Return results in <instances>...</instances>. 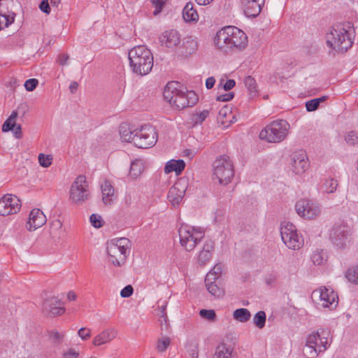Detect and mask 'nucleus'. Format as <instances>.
Listing matches in <instances>:
<instances>
[{
  "label": "nucleus",
  "mask_w": 358,
  "mask_h": 358,
  "mask_svg": "<svg viewBox=\"0 0 358 358\" xmlns=\"http://www.w3.org/2000/svg\"><path fill=\"white\" fill-rule=\"evenodd\" d=\"M354 38L355 31L349 24H336L327 33L326 43L329 48L344 52L352 47Z\"/></svg>",
  "instance_id": "nucleus-1"
},
{
  "label": "nucleus",
  "mask_w": 358,
  "mask_h": 358,
  "mask_svg": "<svg viewBox=\"0 0 358 358\" xmlns=\"http://www.w3.org/2000/svg\"><path fill=\"white\" fill-rule=\"evenodd\" d=\"M214 43L220 50L227 52L228 49L232 48H245L248 44V36L240 29L229 26L217 32Z\"/></svg>",
  "instance_id": "nucleus-2"
},
{
  "label": "nucleus",
  "mask_w": 358,
  "mask_h": 358,
  "mask_svg": "<svg viewBox=\"0 0 358 358\" xmlns=\"http://www.w3.org/2000/svg\"><path fill=\"white\" fill-rule=\"evenodd\" d=\"M178 83H169L164 91V99L176 109L182 110L194 106L198 100L196 94L191 91L178 90Z\"/></svg>",
  "instance_id": "nucleus-3"
},
{
  "label": "nucleus",
  "mask_w": 358,
  "mask_h": 358,
  "mask_svg": "<svg viewBox=\"0 0 358 358\" xmlns=\"http://www.w3.org/2000/svg\"><path fill=\"white\" fill-rule=\"evenodd\" d=\"M129 65L132 71L139 76L148 74L153 67V55L145 45L132 48L128 53Z\"/></svg>",
  "instance_id": "nucleus-4"
},
{
  "label": "nucleus",
  "mask_w": 358,
  "mask_h": 358,
  "mask_svg": "<svg viewBox=\"0 0 358 358\" xmlns=\"http://www.w3.org/2000/svg\"><path fill=\"white\" fill-rule=\"evenodd\" d=\"M328 329H321L308 335L303 352L308 358H315L329 346Z\"/></svg>",
  "instance_id": "nucleus-5"
},
{
  "label": "nucleus",
  "mask_w": 358,
  "mask_h": 358,
  "mask_svg": "<svg viewBox=\"0 0 358 358\" xmlns=\"http://www.w3.org/2000/svg\"><path fill=\"white\" fill-rule=\"evenodd\" d=\"M289 129V124L286 120H275L260 131L259 138L268 143H280L287 137Z\"/></svg>",
  "instance_id": "nucleus-6"
},
{
  "label": "nucleus",
  "mask_w": 358,
  "mask_h": 358,
  "mask_svg": "<svg viewBox=\"0 0 358 358\" xmlns=\"http://www.w3.org/2000/svg\"><path fill=\"white\" fill-rule=\"evenodd\" d=\"M213 174L218 179L219 182L227 185L234 176V164L230 157L227 155L217 157L213 164Z\"/></svg>",
  "instance_id": "nucleus-7"
},
{
  "label": "nucleus",
  "mask_w": 358,
  "mask_h": 358,
  "mask_svg": "<svg viewBox=\"0 0 358 358\" xmlns=\"http://www.w3.org/2000/svg\"><path fill=\"white\" fill-rule=\"evenodd\" d=\"M280 235L282 241L289 249L299 250L303 245V238L298 234L296 228L292 223H282Z\"/></svg>",
  "instance_id": "nucleus-8"
},
{
  "label": "nucleus",
  "mask_w": 358,
  "mask_h": 358,
  "mask_svg": "<svg viewBox=\"0 0 358 358\" xmlns=\"http://www.w3.org/2000/svg\"><path fill=\"white\" fill-rule=\"evenodd\" d=\"M157 134L155 129L150 124H145L140 129H135L134 145L146 149L155 145Z\"/></svg>",
  "instance_id": "nucleus-9"
},
{
  "label": "nucleus",
  "mask_w": 358,
  "mask_h": 358,
  "mask_svg": "<svg viewBox=\"0 0 358 358\" xmlns=\"http://www.w3.org/2000/svg\"><path fill=\"white\" fill-rule=\"evenodd\" d=\"M180 242L186 250L192 251L203 237L201 231H196L194 227L187 224H182L178 229Z\"/></svg>",
  "instance_id": "nucleus-10"
},
{
  "label": "nucleus",
  "mask_w": 358,
  "mask_h": 358,
  "mask_svg": "<svg viewBox=\"0 0 358 358\" xmlns=\"http://www.w3.org/2000/svg\"><path fill=\"white\" fill-rule=\"evenodd\" d=\"M351 230L350 227L344 223H336L331 229L329 238L334 247L343 249L350 242Z\"/></svg>",
  "instance_id": "nucleus-11"
},
{
  "label": "nucleus",
  "mask_w": 358,
  "mask_h": 358,
  "mask_svg": "<svg viewBox=\"0 0 358 358\" xmlns=\"http://www.w3.org/2000/svg\"><path fill=\"white\" fill-rule=\"evenodd\" d=\"M295 210L300 217L306 220L315 219L321 213L319 203L308 199H301L297 201L295 204Z\"/></svg>",
  "instance_id": "nucleus-12"
},
{
  "label": "nucleus",
  "mask_w": 358,
  "mask_h": 358,
  "mask_svg": "<svg viewBox=\"0 0 358 358\" xmlns=\"http://www.w3.org/2000/svg\"><path fill=\"white\" fill-rule=\"evenodd\" d=\"M90 196L88 185L85 176H78L72 183L70 190V199L74 203H82Z\"/></svg>",
  "instance_id": "nucleus-13"
},
{
  "label": "nucleus",
  "mask_w": 358,
  "mask_h": 358,
  "mask_svg": "<svg viewBox=\"0 0 358 358\" xmlns=\"http://www.w3.org/2000/svg\"><path fill=\"white\" fill-rule=\"evenodd\" d=\"M20 208V200L15 195L6 194L0 199V215L2 216L17 213Z\"/></svg>",
  "instance_id": "nucleus-14"
},
{
  "label": "nucleus",
  "mask_w": 358,
  "mask_h": 358,
  "mask_svg": "<svg viewBox=\"0 0 358 358\" xmlns=\"http://www.w3.org/2000/svg\"><path fill=\"white\" fill-rule=\"evenodd\" d=\"M187 188V181L185 178H180L170 189L167 198L173 206H178L182 201Z\"/></svg>",
  "instance_id": "nucleus-15"
},
{
  "label": "nucleus",
  "mask_w": 358,
  "mask_h": 358,
  "mask_svg": "<svg viewBox=\"0 0 358 358\" xmlns=\"http://www.w3.org/2000/svg\"><path fill=\"white\" fill-rule=\"evenodd\" d=\"M309 167L306 153L303 150L294 152L291 155V170L295 174L303 173Z\"/></svg>",
  "instance_id": "nucleus-16"
},
{
  "label": "nucleus",
  "mask_w": 358,
  "mask_h": 358,
  "mask_svg": "<svg viewBox=\"0 0 358 358\" xmlns=\"http://www.w3.org/2000/svg\"><path fill=\"white\" fill-rule=\"evenodd\" d=\"M244 15L249 18H255L261 13L265 0H240Z\"/></svg>",
  "instance_id": "nucleus-17"
},
{
  "label": "nucleus",
  "mask_w": 358,
  "mask_h": 358,
  "mask_svg": "<svg viewBox=\"0 0 358 358\" xmlns=\"http://www.w3.org/2000/svg\"><path fill=\"white\" fill-rule=\"evenodd\" d=\"M106 251L109 261L114 266H121L126 262L128 253L115 246L113 243H107Z\"/></svg>",
  "instance_id": "nucleus-18"
},
{
  "label": "nucleus",
  "mask_w": 358,
  "mask_h": 358,
  "mask_svg": "<svg viewBox=\"0 0 358 358\" xmlns=\"http://www.w3.org/2000/svg\"><path fill=\"white\" fill-rule=\"evenodd\" d=\"M313 294L319 295L320 301L322 302L321 306L323 308L333 309L337 306L338 301H336L337 296L331 289H327L326 287L320 288L319 291H314Z\"/></svg>",
  "instance_id": "nucleus-19"
},
{
  "label": "nucleus",
  "mask_w": 358,
  "mask_h": 358,
  "mask_svg": "<svg viewBox=\"0 0 358 358\" xmlns=\"http://www.w3.org/2000/svg\"><path fill=\"white\" fill-rule=\"evenodd\" d=\"M205 285L208 292L214 297L220 298L224 295V289L222 285V279L215 280L211 273H207Z\"/></svg>",
  "instance_id": "nucleus-20"
},
{
  "label": "nucleus",
  "mask_w": 358,
  "mask_h": 358,
  "mask_svg": "<svg viewBox=\"0 0 358 358\" xmlns=\"http://www.w3.org/2000/svg\"><path fill=\"white\" fill-rule=\"evenodd\" d=\"M62 305V301L58 297L50 296L44 300L43 310L52 316L61 315L65 311Z\"/></svg>",
  "instance_id": "nucleus-21"
},
{
  "label": "nucleus",
  "mask_w": 358,
  "mask_h": 358,
  "mask_svg": "<svg viewBox=\"0 0 358 358\" xmlns=\"http://www.w3.org/2000/svg\"><path fill=\"white\" fill-rule=\"evenodd\" d=\"M180 34L175 29H170L163 32L159 36L162 45L169 48H174L180 43Z\"/></svg>",
  "instance_id": "nucleus-22"
},
{
  "label": "nucleus",
  "mask_w": 358,
  "mask_h": 358,
  "mask_svg": "<svg viewBox=\"0 0 358 358\" xmlns=\"http://www.w3.org/2000/svg\"><path fill=\"white\" fill-rule=\"evenodd\" d=\"M46 221V217L43 211L38 208H34L29 214V221L27 223V228L29 231H34L45 224Z\"/></svg>",
  "instance_id": "nucleus-23"
},
{
  "label": "nucleus",
  "mask_w": 358,
  "mask_h": 358,
  "mask_svg": "<svg viewBox=\"0 0 358 358\" xmlns=\"http://www.w3.org/2000/svg\"><path fill=\"white\" fill-rule=\"evenodd\" d=\"M18 115V113L16 110H13L10 115L7 118L2 125V131L8 132L13 131L14 136L16 138L20 139L22 137L21 125H17L15 120Z\"/></svg>",
  "instance_id": "nucleus-24"
},
{
  "label": "nucleus",
  "mask_w": 358,
  "mask_h": 358,
  "mask_svg": "<svg viewBox=\"0 0 358 358\" xmlns=\"http://www.w3.org/2000/svg\"><path fill=\"white\" fill-rule=\"evenodd\" d=\"M116 336V332L114 329H106L94 337L93 345L99 346L110 342Z\"/></svg>",
  "instance_id": "nucleus-25"
},
{
  "label": "nucleus",
  "mask_w": 358,
  "mask_h": 358,
  "mask_svg": "<svg viewBox=\"0 0 358 358\" xmlns=\"http://www.w3.org/2000/svg\"><path fill=\"white\" fill-rule=\"evenodd\" d=\"M185 167V163L182 159H171L164 167V172L170 173L175 172L176 175H180Z\"/></svg>",
  "instance_id": "nucleus-26"
},
{
  "label": "nucleus",
  "mask_w": 358,
  "mask_h": 358,
  "mask_svg": "<svg viewBox=\"0 0 358 358\" xmlns=\"http://www.w3.org/2000/svg\"><path fill=\"white\" fill-rule=\"evenodd\" d=\"M182 17L187 22H196L199 20V14L192 2L187 3L184 7Z\"/></svg>",
  "instance_id": "nucleus-27"
},
{
  "label": "nucleus",
  "mask_w": 358,
  "mask_h": 358,
  "mask_svg": "<svg viewBox=\"0 0 358 358\" xmlns=\"http://www.w3.org/2000/svg\"><path fill=\"white\" fill-rule=\"evenodd\" d=\"M182 54L189 56L194 54L198 48V43L192 36H187L182 41Z\"/></svg>",
  "instance_id": "nucleus-28"
},
{
  "label": "nucleus",
  "mask_w": 358,
  "mask_h": 358,
  "mask_svg": "<svg viewBox=\"0 0 358 358\" xmlns=\"http://www.w3.org/2000/svg\"><path fill=\"white\" fill-rule=\"evenodd\" d=\"M119 131L122 141L134 144L135 129L132 130L127 124L123 123L120 124Z\"/></svg>",
  "instance_id": "nucleus-29"
},
{
  "label": "nucleus",
  "mask_w": 358,
  "mask_h": 358,
  "mask_svg": "<svg viewBox=\"0 0 358 358\" xmlns=\"http://www.w3.org/2000/svg\"><path fill=\"white\" fill-rule=\"evenodd\" d=\"M214 358H235L234 350L227 344L221 343L216 348Z\"/></svg>",
  "instance_id": "nucleus-30"
},
{
  "label": "nucleus",
  "mask_w": 358,
  "mask_h": 358,
  "mask_svg": "<svg viewBox=\"0 0 358 358\" xmlns=\"http://www.w3.org/2000/svg\"><path fill=\"white\" fill-rule=\"evenodd\" d=\"M62 222L59 220L56 219L52 221L50 224V234L55 241L60 240L62 235L63 234Z\"/></svg>",
  "instance_id": "nucleus-31"
},
{
  "label": "nucleus",
  "mask_w": 358,
  "mask_h": 358,
  "mask_svg": "<svg viewBox=\"0 0 358 358\" xmlns=\"http://www.w3.org/2000/svg\"><path fill=\"white\" fill-rule=\"evenodd\" d=\"M102 200L105 204H110L111 202V196L114 194V189L109 181H104L101 185Z\"/></svg>",
  "instance_id": "nucleus-32"
},
{
  "label": "nucleus",
  "mask_w": 358,
  "mask_h": 358,
  "mask_svg": "<svg viewBox=\"0 0 358 358\" xmlns=\"http://www.w3.org/2000/svg\"><path fill=\"white\" fill-rule=\"evenodd\" d=\"M144 170V163L142 159H135L130 166L129 175L133 178H138Z\"/></svg>",
  "instance_id": "nucleus-33"
},
{
  "label": "nucleus",
  "mask_w": 358,
  "mask_h": 358,
  "mask_svg": "<svg viewBox=\"0 0 358 358\" xmlns=\"http://www.w3.org/2000/svg\"><path fill=\"white\" fill-rule=\"evenodd\" d=\"M244 84L248 89L249 96L253 99L258 95L256 80L251 76H247L244 79Z\"/></svg>",
  "instance_id": "nucleus-34"
},
{
  "label": "nucleus",
  "mask_w": 358,
  "mask_h": 358,
  "mask_svg": "<svg viewBox=\"0 0 358 358\" xmlns=\"http://www.w3.org/2000/svg\"><path fill=\"white\" fill-rule=\"evenodd\" d=\"M233 317L234 320L240 322H246L250 320L251 317V313L248 309L241 308L234 311Z\"/></svg>",
  "instance_id": "nucleus-35"
},
{
  "label": "nucleus",
  "mask_w": 358,
  "mask_h": 358,
  "mask_svg": "<svg viewBox=\"0 0 358 358\" xmlns=\"http://www.w3.org/2000/svg\"><path fill=\"white\" fill-rule=\"evenodd\" d=\"M338 187V181L334 178L324 179L321 185V189L326 193H334Z\"/></svg>",
  "instance_id": "nucleus-36"
},
{
  "label": "nucleus",
  "mask_w": 358,
  "mask_h": 358,
  "mask_svg": "<svg viewBox=\"0 0 358 358\" xmlns=\"http://www.w3.org/2000/svg\"><path fill=\"white\" fill-rule=\"evenodd\" d=\"M311 259L315 265H322L327 260V252L324 250H317L313 253Z\"/></svg>",
  "instance_id": "nucleus-37"
},
{
  "label": "nucleus",
  "mask_w": 358,
  "mask_h": 358,
  "mask_svg": "<svg viewBox=\"0 0 358 358\" xmlns=\"http://www.w3.org/2000/svg\"><path fill=\"white\" fill-rule=\"evenodd\" d=\"M15 15L14 13H12V15H6L3 7V12H0V30L11 24L14 21Z\"/></svg>",
  "instance_id": "nucleus-38"
},
{
  "label": "nucleus",
  "mask_w": 358,
  "mask_h": 358,
  "mask_svg": "<svg viewBox=\"0 0 358 358\" xmlns=\"http://www.w3.org/2000/svg\"><path fill=\"white\" fill-rule=\"evenodd\" d=\"M199 343L195 340L188 341L185 345L186 350L191 358H198L199 357Z\"/></svg>",
  "instance_id": "nucleus-39"
},
{
  "label": "nucleus",
  "mask_w": 358,
  "mask_h": 358,
  "mask_svg": "<svg viewBox=\"0 0 358 358\" xmlns=\"http://www.w3.org/2000/svg\"><path fill=\"white\" fill-rule=\"evenodd\" d=\"M110 243H113L115 246L128 254L130 252V241L127 238L113 239Z\"/></svg>",
  "instance_id": "nucleus-40"
},
{
  "label": "nucleus",
  "mask_w": 358,
  "mask_h": 358,
  "mask_svg": "<svg viewBox=\"0 0 358 358\" xmlns=\"http://www.w3.org/2000/svg\"><path fill=\"white\" fill-rule=\"evenodd\" d=\"M266 315L264 311H258L254 316V324L259 328L262 329L265 326Z\"/></svg>",
  "instance_id": "nucleus-41"
},
{
  "label": "nucleus",
  "mask_w": 358,
  "mask_h": 358,
  "mask_svg": "<svg viewBox=\"0 0 358 358\" xmlns=\"http://www.w3.org/2000/svg\"><path fill=\"white\" fill-rule=\"evenodd\" d=\"M171 343V340L167 336H164L158 340L157 349L159 352H164Z\"/></svg>",
  "instance_id": "nucleus-42"
},
{
  "label": "nucleus",
  "mask_w": 358,
  "mask_h": 358,
  "mask_svg": "<svg viewBox=\"0 0 358 358\" xmlns=\"http://www.w3.org/2000/svg\"><path fill=\"white\" fill-rule=\"evenodd\" d=\"M346 143L350 145L358 144V132L351 131L348 132L345 137Z\"/></svg>",
  "instance_id": "nucleus-43"
},
{
  "label": "nucleus",
  "mask_w": 358,
  "mask_h": 358,
  "mask_svg": "<svg viewBox=\"0 0 358 358\" xmlns=\"http://www.w3.org/2000/svg\"><path fill=\"white\" fill-rule=\"evenodd\" d=\"M346 278L349 281L358 284V266L353 268H350L346 273Z\"/></svg>",
  "instance_id": "nucleus-44"
},
{
  "label": "nucleus",
  "mask_w": 358,
  "mask_h": 358,
  "mask_svg": "<svg viewBox=\"0 0 358 358\" xmlns=\"http://www.w3.org/2000/svg\"><path fill=\"white\" fill-rule=\"evenodd\" d=\"M38 162L41 166L48 168L52 164V157L51 155H46L41 153L38 155Z\"/></svg>",
  "instance_id": "nucleus-45"
},
{
  "label": "nucleus",
  "mask_w": 358,
  "mask_h": 358,
  "mask_svg": "<svg viewBox=\"0 0 358 358\" xmlns=\"http://www.w3.org/2000/svg\"><path fill=\"white\" fill-rule=\"evenodd\" d=\"M199 315L201 317L210 321H213L216 317V314L214 310L201 309L199 312Z\"/></svg>",
  "instance_id": "nucleus-46"
},
{
  "label": "nucleus",
  "mask_w": 358,
  "mask_h": 358,
  "mask_svg": "<svg viewBox=\"0 0 358 358\" xmlns=\"http://www.w3.org/2000/svg\"><path fill=\"white\" fill-rule=\"evenodd\" d=\"M211 253L201 250L199 255L198 262L200 265L203 266L211 259Z\"/></svg>",
  "instance_id": "nucleus-47"
},
{
  "label": "nucleus",
  "mask_w": 358,
  "mask_h": 358,
  "mask_svg": "<svg viewBox=\"0 0 358 358\" xmlns=\"http://www.w3.org/2000/svg\"><path fill=\"white\" fill-rule=\"evenodd\" d=\"M222 264H217L208 273H211L215 280L222 279Z\"/></svg>",
  "instance_id": "nucleus-48"
},
{
  "label": "nucleus",
  "mask_w": 358,
  "mask_h": 358,
  "mask_svg": "<svg viewBox=\"0 0 358 358\" xmlns=\"http://www.w3.org/2000/svg\"><path fill=\"white\" fill-rule=\"evenodd\" d=\"M38 84V80L36 78H29L24 84L26 90L31 92L36 89Z\"/></svg>",
  "instance_id": "nucleus-49"
},
{
  "label": "nucleus",
  "mask_w": 358,
  "mask_h": 358,
  "mask_svg": "<svg viewBox=\"0 0 358 358\" xmlns=\"http://www.w3.org/2000/svg\"><path fill=\"white\" fill-rule=\"evenodd\" d=\"M166 1L167 0H150L152 5L155 7V10L153 13L155 15H157L162 11Z\"/></svg>",
  "instance_id": "nucleus-50"
},
{
  "label": "nucleus",
  "mask_w": 358,
  "mask_h": 358,
  "mask_svg": "<svg viewBox=\"0 0 358 358\" xmlns=\"http://www.w3.org/2000/svg\"><path fill=\"white\" fill-rule=\"evenodd\" d=\"M91 224L95 228H100L102 227L101 217L96 214L91 215L90 217Z\"/></svg>",
  "instance_id": "nucleus-51"
},
{
  "label": "nucleus",
  "mask_w": 358,
  "mask_h": 358,
  "mask_svg": "<svg viewBox=\"0 0 358 358\" xmlns=\"http://www.w3.org/2000/svg\"><path fill=\"white\" fill-rule=\"evenodd\" d=\"M209 115L208 110H203L200 113L196 114L193 119L196 124H201Z\"/></svg>",
  "instance_id": "nucleus-52"
},
{
  "label": "nucleus",
  "mask_w": 358,
  "mask_h": 358,
  "mask_svg": "<svg viewBox=\"0 0 358 358\" xmlns=\"http://www.w3.org/2000/svg\"><path fill=\"white\" fill-rule=\"evenodd\" d=\"M319 103L317 101H315V99H311L306 103V110L308 112H313L316 110L319 107Z\"/></svg>",
  "instance_id": "nucleus-53"
},
{
  "label": "nucleus",
  "mask_w": 358,
  "mask_h": 358,
  "mask_svg": "<svg viewBox=\"0 0 358 358\" xmlns=\"http://www.w3.org/2000/svg\"><path fill=\"white\" fill-rule=\"evenodd\" d=\"M134 292L133 287L130 285L125 286L120 292V296L122 298H128L132 295Z\"/></svg>",
  "instance_id": "nucleus-54"
},
{
  "label": "nucleus",
  "mask_w": 358,
  "mask_h": 358,
  "mask_svg": "<svg viewBox=\"0 0 358 358\" xmlns=\"http://www.w3.org/2000/svg\"><path fill=\"white\" fill-rule=\"evenodd\" d=\"M78 334L81 339L87 340L91 336V330L85 327H82L78 330Z\"/></svg>",
  "instance_id": "nucleus-55"
},
{
  "label": "nucleus",
  "mask_w": 358,
  "mask_h": 358,
  "mask_svg": "<svg viewBox=\"0 0 358 358\" xmlns=\"http://www.w3.org/2000/svg\"><path fill=\"white\" fill-rule=\"evenodd\" d=\"M234 93L231 92L226 93V94H221V95L218 96L217 97L216 100L217 101L226 102V101H231L234 98Z\"/></svg>",
  "instance_id": "nucleus-56"
},
{
  "label": "nucleus",
  "mask_w": 358,
  "mask_h": 358,
  "mask_svg": "<svg viewBox=\"0 0 358 358\" xmlns=\"http://www.w3.org/2000/svg\"><path fill=\"white\" fill-rule=\"evenodd\" d=\"M214 248H215L214 242L211 240H208L204 243L202 250L206 251V252L212 254V252L214 250Z\"/></svg>",
  "instance_id": "nucleus-57"
},
{
  "label": "nucleus",
  "mask_w": 358,
  "mask_h": 358,
  "mask_svg": "<svg viewBox=\"0 0 358 358\" xmlns=\"http://www.w3.org/2000/svg\"><path fill=\"white\" fill-rule=\"evenodd\" d=\"M63 356L64 358H78L79 353L76 350L70 348L67 352H64Z\"/></svg>",
  "instance_id": "nucleus-58"
},
{
  "label": "nucleus",
  "mask_w": 358,
  "mask_h": 358,
  "mask_svg": "<svg viewBox=\"0 0 358 358\" xmlns=\"http://www.w3.org/2000/svg\"><path fill=\"white\" fill-rule=\"evenodd\" d=\"M166 305H162L161 306L160 310H159V315H160V317L163 318V320L165 322V327L167 329L168 328V324H167L168 317H167L166 312Z\"/></svg>",
  "instance_id": "nucleus-59"
},
{
  "label": "nucleus",
  "mask_w": 358,
  "mask_h": 358,
  "mask_svg": "<svg viewBox=\"0 0 358 358\" xmlns=\"http://www.w3.org/2000/svg\"><path fill=\"white\" fill-rule=\"evenodd\" d=\"M39 8L42 12L46 14H49L50 13V7L48 2L41 1L39 4Z\"/></svg>",
  "instance_id": "nucleus-60"
},
{
  "label": "nucleus",
  "mask_w": 358,
  "mask_h": 358,
  "mask_svg": "<svg viewBox=\"0 0 358 358\" xmlns=\"http://www.w3.org/2000/svg\"><path fill=\"white\" fill-rule=\"evenodd\" d=\"M63 336H64L58 331H51L50 334V338L55 341H58L59 343L62 341Z\"/></svg>",
  "instance_id": "nucleus-61"
},
{
  "label": "nucleus",
  "mask_w": 358,
  "mask_h": 358,
  "mask_svg": "<svg viewBox=\"0 0 358 358\" xmlns=\"http://www.w3.org/2000/svg\"><path fill=\"white\" fill-rule=\"evenodd\" d=\"M236 85V82L233 79H229L226 81V83L223 85V88L225 91H229L231 90Z\"/></svg>",
  "instance_id": "nucleus-62"
},
{
  "label": "nucleus",
  "mask_w": 358,
  "mask_h": 358,
  "mask_svg": "<svg viewBox=\"0 0 358 358\" xmlns=\"http://www.w3.org/2000/svg\"><path fill=\"white\" fill-rule=\"evenodd\" d=\"M69 58V57L67 54L59 55L57 59V62L60 65L63 66L67 64Z\"/></svg>",
  "instance_id": "nucleus-63"
},
{
  "label": "nucleus",
  "mask_w": 358,
  "mask_h": 358,
  "mask_svg": "<svg viewBox=\"0 0 358 358\" xmlns=\"http://www.w3.org/2000/svg\"><path fill=\"white\" fill-rule=\"evenodd\" d=\"M215 83V79L214 77L211 76L206 79V87L208 90L212 89Z\"/></svg>",
  "instance_id": "nucleus-64"
}]
</instances>
